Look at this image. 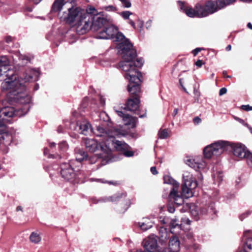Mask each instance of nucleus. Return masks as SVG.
<instances>
[{"label":"nucleus","mask_w":252,"mask_h":252,"mask_svg":"<svg viewBox=\"0 0 252 252\" xmlns=\"http://www.w3.org/2000/svg\"><path fill=\"white\" fill-rule=\"evenodd\" d=\"M159 137L161 139H165L169 136L168 130L164 129L160 130L158 132Z\"/></svg>","instance_id":"obj_35"},{"label":"nucleus","mask_w":252,"mask_h":252,"mask_svg":"<svg viewBox=\"0 0 252 252\" xmlns=\"http://www.w3.org/2000/svg\"><path fill=\"white\" fill-rule=\"evenodd\" d=\"M99 101L100 103L101 106H104L105 104V101L104 98H103L102 96L99 97Z\"/></svg>","instance_id":"obj_51"},{"label":"nucleus","mask_w":252,"mask_h":252,"mask_svg":"<svg viewBox=\"0 0 252 252\" xmlns=\"http://www.w3.org/2000/svg\"><path fill=\"white\" fill-rule=\"evenodd\" d=\"M245 158L247 160L248 165L252 167V153L249 151Z\"/></svg>","instance_id":"obj_36"},{"label":"nucleus","mask_w":252,"mask_h":252,"mask_svg":"<svg viewBox=\"0 0 252 252\" xmlns=\"http://www.w3.org/2000/svg\"><path fill=\"white\" fill-rule=\"evenodd\" d=\"M209 14H211L217 11L218 8L212 1H208L205 5Z\"/></svg>","instance_id":"obj_26"},{"label":"nucleus","mask_w":252,"mask_h":252,"mask_svg":"<svg viewBox=\"0 0 252 252\" xmlns=\"http://www.w3.org/2000/svg\"><path fill=\"white\" fill-rule=\"evenodd\" d=\"M60 150L63 151L66 150L68 148V145L66 142L63 141L59 143Z\"/></svg>","instance_id":"obj_39"},{"label":"nucleus","mask_w":252,"mask_h":252,"mask_svg":"<svg viewBox=\"0 0 252 252\" xmlns=\"http://www.w3.org/2000/svg\"><path fill=\"white\" fill-rule=\"evenodd\" d=\"M178 112V109L175 108L172 113V116L173 117H175L177 114Z\"/></svg>","instance_id":"obj_58"},{"label":"nucleus","mask_w":252,"mask_h":252,"mask_svg":"<svg viewBox=\"0 0 252 252\" xmlns=\"http://www.w3.org/2000/svg\"><path fill=\"white\" fill-rule=\"evenodd\" d=\"M116 113L121 117L123 118L124 120V117L128 115V114H125L122 111L116 110Z\"/></svg>","instance_id":"obj_44"},{"label":"nucleus","mask_w":252,"mask_h":252,"mask_svg":"<svg viewBox=\"0 0 252 252\" xmlns=\"http://www.w3.org/2000/svg\"><path fill=\"white\" fill-rule=\"evenodd\" d=\"M180 9L189 17L191 18L197 17L196 7H195V9H193L191 7H185L183 3H181L180 4Z\"/></svg>","instance_id":"obj_19"},{"label":"nucleus","mask_w":252,"mask_h":252,"mask_svg":"<svg viewBox=\"0 0 252 252\" xmlns=\"http://www.w3.org/2000/svg\"><path fill=\"white\" fill-rule=\"evenodd\" d=\"M103 9L107 11H109V12H110V11L114 12V11H117V8L115 6H114L112 5L104 6Z\"/></svg>","instance_id":"obj_40"},{"label":"nucleus","mask_w":252,"mask_h":252,"mask_svg":"<svg viewBox=\"0 0 252 252\" xmlns=\"http://www.w3.org/2000/svg\"><path fill=\"white\" fill-rule=\"evenodd\" d=\"M30 238L31 242L34 243H38L41 241L40 235L35 232H32L31 234Z\"/></svg>","instance_id":"obj_32"},{"label":"nucleus","mask_w":252,"mask_h":252,"mask_svg":"<svg viewBox=\"0 0 252 252\" xmlns=\"http://www.w3.org/2000/svg\"><path fill=\"white\" fill-rule=\"evenodd\" d=\"M143 246L148 252H156L158 249L157 237L154 235L149 236L144 241Z\"/></svg>","instance_id":"obj_12"},{"label":"nucleus","mask_w":252,"mask_h":252,"mask_svg":"<svg viewBox=\"0 0 252 252\" xmlns=\"http://www.w3.org/2000/svg\"><path fill=\"white\" fill-rule=\"evenodd\" d=\"M194 94L195 96H197L198 97L200 96V93L197 91H194Z\"/></svg>","instance_id":"obj_60"},{"label":"nucleus","mask_w":252,"mask_h":252,"mask_svg":"<svg viewBox=\"0 0 252 252\" xmlns=\"http://www.w3.org/2000/svg\"><path fill=\"white\" fill-rule=\"evenodd\" d=\"M195 7L197 17H204L209 15L205 5L202 6L199 4H197Z\"/></svg>","instance_id":"obj_21"},{"label":"nucleus","mask_w":252,"mask_h":252,"mask_svg":"<svg viewBox=\"0 0 252 252\" xmlns=\"http://www.w3.org/2000/svg\"><path fill=\"white\" fill-rule=\"evenodd\" d=\"M168 237V233L167 229L163 227H161L159 229V238L160 241L162 242L165 241Z\"/></svg>","instance_id":"obj_25"},{"label":"nucleus","mask_w":252,"mask_h":252,"mask_svg":"<svg viewBox=\"0 0 252 252\" xmlns=\"http://www.w3.org/2000/svg\"><path fill=\"white\" fill-rule=\"evenodd\" d=\"M98 126L102 127L101 126ZM97 127L98 126H96L95 130L94 131L91 127L90 124L87 122L84 121L80 124H78L76 128V130L80 133H82L85 135H87L89 133V132H93L94 133ZM94 134H95V133Z\"/></svg>","instance_id":"obj_14"},{"label":"nucleus","mask_w":252,"mask_h":252,"mask_svg":"<svg viewBox=\"0 0 252 252\" xmlns=\"http://www.w3.org/2000/svg\"><path fill=\"white\" fill-rule=\"evenodd\" d=\"M168 211L171 213H173L175 212V208L171 205L168 206Z\"/></svg>","instance_id":"obj_49"},{"label":"nucleus","mask_w":252,"mask_h":252,"mask_svg":"<svg viewBox=\"0 0 252 252\" xmlns=\"http://www.w3.org/2000/svg\"><path fill=\"white\" fill-rule=\"evenodd\" d=\"M140 102L138 97H135L133 98L128 99L125 109L131 112H135L139 107Z\"/></svg>","instance_id":"obj_15"},{"label":"nucleus","mask_w":252,"mask_h":252,"mask_svg":"<svg viewBox=\"0 0 252 252\" xmlns=\"http://www.w3.org/2000/svg\"><path fill=\"white\" fill-rule=\"evenodd\" d=\"M182 223H185L188 225H190L191 221L189 220V218L185 217L182 219Z\"/></svg>","instance_id":"obj_43"},{"label":"nucleus","mask_w":252,"mask_h":252,"mask_svg":"<svg viewBox=\"0 0 252 252\" xmlns=\"http://www.w3.org/2000/svg\"><path fill=\"white\" fill-rule=\"evenodd\" d=\"M252 233V231L251 230H245L244 232L243 236L244 237H247L249 235H251Z\"/></svg>","instance_id":"obj_46"},{"label":"nucleus","mask_w":252,"mask_h":252,"mask_svg":"<svg viewBox=\"0 0 252 252\" xmlns=\"http://www.w3.org/2000/svg\"><path fill=\"white\" fill-rule=\"evenodd\" d=\"M248 215H249L248 212L246 213V214H243L240 216V219L241 220H243L244 219V218L245 217H247Z\"/></svg>","instance_id":"obj_53"},{"label":"nucleus","mask_w":252,"mask_h":252,"mask_svg":"<svg viewBox=\"0 0 252 252\" xmlns=\"http://www.w3.org/2000/svg\"><path fill=\"white\" fill-rule=\"evenodd\" d=\"M201 50V48H197L192 51V53L194 56H196Z\"/></svg>","instance_id":"obj_50"},{"label":"nucleus","mask_w":252,"mask_h":252,"mask_svg":"<svg viewBox=\"0 0 252 252\" xmlns=\"http://www.w3.org/2000/svg\"><path fill=\"white\" fill-rule=\"evenodd\" d=\"M85 12L86 14H88L90 17H92L93 19L95 17L93 16H96L98 13L97 10L93 6L88 7Z\"/></svg>","instance_id":"obj_27"},{"label":"nucleus","mask_w":252,"mask_h":252,"mask_svg":"<svg viewBox=\"0 0 252 252\" xmlns=\"http://www.w3.org/2000/svg\"><path fill=\"white\" fill-rule=\"evenodd\" d=\"M97 39H114L118 43L117 48L118 53L122 56L123 60L128 59V57L136 55V51L133 50L132 45L129 40L126 38L121 32H118V29L113 25H107L100 30L96 35Z\"/></svg>","instance_id":"obj_4"},{"label":"nucleus","mask_w":252,"mask_h":252,"mask_svg":"<svg viewBox=\"0 0 252 252\" xmlns=\"http://www.w3.org/2000/svg\"><path fill=\"white\" fill-rule=\"evenodd\" d=\"M203 64L202 61L200 60H197L195 63V65L198 67H201Z\"/></svg>","instance_id":"obj_52"},{"label":"nucleus","mask_w":252,"mask_h":252,"mask_svg":"<svg viewBox=\"0 0 252 252\" xmlns=\"http://www.w3.org/2000/svg\"><path fill=\"white\" fill-rule=\"evenodd\" d=\"M201 212L202 214H215L216 213V211L215 210V204L214 203H211L209 205L205 207L202 209Z\"/></svg>","instance_id":"obj_24"},{"label":"nucleus","mask_w":252,"mask_h":252,"mask_svg":"<svg viewBox=\"0 0 252 252\" xmlns=\"http://www.w3.org/2000/svg\"><path fill=\"white\" fill-rule=\"evenodd\" d=\"M122 193H118V194H116L113 196H110L109 197H104L101 198L99 200H98L97 202H94V203H97L98 202H107V201H116L118 200L119 198H121L122 196Z\"/></svg>","instance_id":"obj_23"},{"label":"nucleus","mask_w":252,"mask_h":252,"mask_svg":"<svg viewBox=\"0 0 252 252\" xmlns=\"http://www.w3.org/2000/svg\"><path fill=\"white\" fill-rule=\"evenodd\" d=\"M123 5L126 8H129L131 6L130 0H119Z\"/></svg>","instance_id":"obj_41"},{"label":"nucleus","mask_w":252,"mask_h":252,"mask_svg":"<svg viewBox=\"0 0 252 252\" xmlns=\"http://www.w3.org/2000/svg\"><path fill=\"white\" fill-rule=\"evenodd\" d=\"M153 222L148 218H143L141 221L138 222L139 226L143 231H146L153 226Z\"/></svg>","instance_id":"obj_18"},{"label":"nucleus","mask_w":252,"mask_h":252,"mask_svg":"<svg viewBox=\"0 0 252 252\" xmlns=\"http://www.w3.org/2000/svg\"><path fill=\"white\" fill-rule=\"evenodd\" d=\"M180 248V241L176 236H172L169 240V249L170 252H178Z\"/></svg>","instance_id":"obj_16"},{"label":"nucleus","mask_w":252,"mask_h":252,"mask_svg":"<svg viewBox=\"0 0 252 252\" xmlns=\"http://www.w3.org/2000/svg\"><path fill=\"white\" fill-rule=\"evenodd\" d=\"M231 49V46L230 45H228L226 47V50L227 51H230Z\"/></svg>","instance_id":"obj_61"},{"label":"nucleus","mask_w":252,"mask_h":252,"mask_svg":"<svg viewBox=\"0 0 252 252\" xmlns=\"http://www.w3.org/2000/svg\"><path fill=\"white\" fill-rule=\"evenodd\" d=\"M230 149L232 150L233 155L240 158H245L249 152L246 147L241 144L219 140L205 147L203 152L205 157L210 158L213 156H220Z\"/></svg>","instance_id":"obj_5"},{"label":"nucleus","mask_w":252,"mask_h":252,"mask_svg":"<svg viewBox=\"0 0 252 252\" xmlns=\"http://www.w3.org/2000/svg\"><path fill=\"white\" fill-rule=\"evenodd\" d=\"M247 27L250 29H252V25L251 23H248L247 24Z\"/></svg>","instance_id":"obj_64"},{"label":"nucleus","mask_w":252,"mask_h":252,"mask_svg":"<svg viewBox=\"0 0 252 252\" xmlns=\"http://www.w3.org/2000/svg\"><path fill=\"white\" fill-rule=\"evenodd\" d=\"M24 105L16 110L12 107H5L0 110V144L5 146L10 145L12 141V135L7 132H3L2 128L7 123H10L8 119L13 116L21 117L25 115L29 110V103H21Z\"/></svg>","instance_id":"obj_6"},{"label":"nucleus","mask_w":252,"mask_h":252,"mask_svg":"<svg viewBox=\"0 0 252 252\" xmlns=\"http://www.w3.org/2000/svg\"><path fill=\"white\" fill-rule=\"evenodd\" d=\"M108 128L98 126L94 132L97 137H103L106 141L107 147L110 144L114 145V148L118 151L124 152V155L127 157H132L134 153L132 151L128 150L129 146L125 142L119 140H115L116 137H119L123 134L119 129L110 128L109 124H107Z\"/></svg>","instance_id":"obj_8"},{"label":"nucleus","mask_w":252,"mask_h":252,"mask_svg":"<svg viewBox=\"0 0 252 252\" xmlns=\"http://www.w3.org/2000/svg\"><path fill=\"white\" fill-rule=\"evenodd\" d=\"M186 163L195 170L203 168L204 166V164L202 162H199V160L197 158L195 159H188L186 161Z\"/></svg>","instance_id":"obj_17"},{"label":"nucleus","mask_w":252,"mask_h":252,"mask_svg":"<svg viewBox=\"0 0 252 252\" xmlns=\"http://www.w3.org/2000/svg\"><path fill=\"white\" fill-rule=\"evenodd\" d=\"M68 7L76 8L73 6L67 0H55L51 7V11L52 12H58L61 19L65 21V20L63 19L62 16H63L65 13H69Z\"/></svg>","instance_id":"obj_9"},{"label":"nucleus","mask_w":252,"mask_h":252,"mask_svg":"<svg viewBox=\"0 0 252 252\" xmlns=\"http://www.w3.org/2000/svg\"><path fill=\"white\" fill-rule=\"evenodd\" d=\"M16 211H22V208L21 206H18L17 208H16Z\"/></svg>","instance_id":"obj_63"},{"label":"nucleus","mask_w":252,"mask_h":252,"mask_svg":"<svg viewBox=\"0 0 252 252\" xmlns=\"http://www.w3.org/2000/svg\"><path fill=\"white\" fill-rule=\"evenodd\" d=\"M201 119L200 118H199L198 117H196L194 118L193 119V122L195 124H199L201 122Z\"/></svg>","instance_id":"obj_47"},{"label":"nucleus","mask_w":252,"mask_h":252,"mask_svg":"<svg viewBox=\"0 0 252 252\" xmlns=\"http://www.w3.org/2000/svg\"><path fill=\"white\" fill-rule=\"evenodd\" d=\"M125 125L130 126L131 128L136 127V123L137 122V118L133 117L129 115L124 117Z\"/></svg>","instance_id":"obj_20"},{"label":"nucleus","mask_w":252,"mask_h":252,"mask_svg":"<svg viewBox=\"0 0 252 252\" xmlns=\"http://www.w3.org/2000/svg\"><path fill=\"white\" fill-rule=\"evenodd\" d=\"M183 178L184 183L182 186V192L180 194L178 192L179 184L170 175L163 176L164 183L171 185L169 198L177 206H180L184 203L183 196L187 198L192 197L193 195V190L197 186L196 180L193 179L190 172H185L183 174Z\"/></svg>","instance_id":"obj_3"},{"label":"nucleus","mask_w":252,"mask_h":252,"mask_svg":"<svg viewBox=\"0 0 252 252\" xmlns=\"http://www.w3.org/2000/svg\"><path fill=\"white\" fill-rule=\"evenodd\" d=\"M190 213L195 220H197L200 219V214L196 209H192Z\"/></svg>","instance_id":"obj_38"},{"label":"nucleus","mask_w":252,"mask_h":252,"mask_svg":"<svg viewBox=\"0 0 252 252\" xmlns=\"http://www.w3.org/2000/svg\"><path fill=\"white\" fill-rule=\"evenodd\" d=\"M241 108L243 110L246 111L252 110V106H251L249 105H242Z\"/></svg>","instance_id":"obj_42"},{"label":"nucleus","mask_w":252,"mask_h":252,"mask_svg":"<svg viewBox=\"0 0 252 252\" xmlns=\"http://www.w3.org/2000/svg\"><path fill=\"white\" fill-rule=\"evenodd\" d=\"M151 172L154 175H156L158 173L156 167L155 166H153L151 168Z\"/></svg>","instance_id":"obj_48"},{"label":"nucleus","mask_w":252,"mask_h":252,"mask_svg":"<svg viewBox=\"0 0 252 252\" xmlns=\"http://www.w3.org/2000/svg\"><path fill=\"white\" fill-rule=\"evenodd\" d=\"M99 117L100 120L102 122L108 123L110 121V118L105 112H101L99 113Z\"/></svg>","instance_id":"obj_34"},{"label":"nucleus","mask_w":252,"mask_h":252,"mask_svg":"<svg viewBox=\"0 0 252 252\" xmlns=\"http://www.w3.org/2000/svg\"><path fill=\"white\" fill-rule=\"evenodd\" d=\"M235 0H223V1H220L217 3L219 9L224 8L227 5L231 4L235 2Z\"/></svg>","instance_id":"obj_30"},{"label":"nucleus","mask_w":252,"mask_h":252,"mask_svg":"<svg viewBox=\"0 0 252 252\" xmlns=\"http://www.w3.org/2000/svg\"><path fill=\"white\" fill-rule=\"evenodd\" d=\"M227 92V89L225 88H222L220 90L219 95H222L225 94Z\"/></svg>","instance_id":"obj_45"},{"label":"nucleus","mask_w":252,"mask_h":252,"mask_svg":"<svg viewBox=\"0 0 252 252\" xmlns=\"http://www.w3.org/2000/svg\"><path fill=\"white\" fill-rule=\"evenodd\" d=\"M17 56L19 57V59L22 61V65H24L30 63L33 57H29L26 55H23L18 53Z\"/></svg>","instance_id":"obj_28"},{"label":"nucleus","mask_w":252,"mask_h":252,"mask_svg":"<svg viewBox=\"0 0 252 252\" xmlns=\"http://www.w3.org/2000/svg\"><path fill=\"white\" fill-rule=\"evenodd\" d=\"M76 159L79 162H81L87 157V154L82 150L76 148L75 150Z\"/></svg>","instance_id":"obj_22"},{"label":"nucleus","mask_w":252,"mask_h":252,"mask_svg":"<svg viewBox=\"0 0 252 252\" xmlns=\"http://www.w3.org/2000/svg\"><path fill=\"white\" fill-rule=\"evenodd\" d=\"M68 13H65L62 16L65 20V22L70 24H73L78 34L82 35L88 32L91 30L93 18L90 17L88 14L85 13L84 10L78 7H68Z\"/></svg>","instance_id":"obj_7"},{"label":"nucleus","mask_w":252,"mask_h":252,"mask_svg":"<svg viewBox=\"0 0 252 252\" xmlns=\"http://www.w3.org/2000/svg\"><path fill=\"white\" fill-rule=\"evenodd\" d=\"M132 14V13L129 11H125L122 12L120 13V15L125 20L128 19L129 16Z\"/></svg>","instance_id":"obj_37"},{"label":"nucleus","mask_w":252,"mask_h":252,"mask_svg":"<svg viewBox=\"0 0 252 252\" xmlns=\"http://www.w3.org/2000/svg\"><path fill=\"white\" fill-rule=\"evenodd\" d=\"M10 61L6 56L0 57V68L5 74L6 78L2 82V91H9V96L17 103H29L31 101V96L28 94L26 83L38 80L39 72L38 70L28 68L25 70L22 76L17 77L9 68Z\"/></svg>","instance_id":"obj_1"},{"label":"nucleus","mask_w":252,"mask_h":252,"mask_svg":"<svg viewBox=\"0 0 252 252\" xmlns=\"http://www.w3.org/2000/svg\"><path fill=\"white\" fill-rule=\"evenodd\" d=\"M61 174L63 178L71 182H75L76 174L69 163H64L61 165Z\"/></svg>","instance_id":"obj_11"},{"label":"nucleus","mask_w":252,"mask_h":252,"mask_svg":"<svg viewBox=\"0 0 252 252\" xmlns=\"http://www.w3.org/2000/svg\"><path fill=\"white\" fill-rule=\"evenodd\" d=\"M57 131L59 133H61V132H63V127L62 126H59L58 127V129H57Z\"/></svg>","instance_id":"obj_55"},{"label":"nucleus","mask_w":252,"mask_h":252,"mask_svg":"<svg viewBox=\"0 0 252 252\" xmlns=\"http://www.w3.org/2000/svg\"><path fill=\"white\" fill-rule=\"evenodd\" d=\"M159 221L161 224L169 226L171 222V219L167 216H160L159 218Z\"/></svg>","instance_id":"obj_31"},{"label":"nucleus","mask_w":252,"mask_h":252,"mask_svg":"<svg viewBox=\"0 0 252 252\" xmlns=\"http://www.w3.org/2000/svg\"><path fill=\"white\" fill-rule=\"evenodd\" d=\"M127 204L126 205V207L125 208V209L124 210V211L128 209V208L129 207V206H130V203H129V201H127Z\"/></svg>","instance_id":"obj_62"},{"label":"nucleus","mask_w":252,"mask_h":252,"mask_svg":"<svg viewBox=\"0 0 252 252\" xmlns=\"http://www.w3.org/2000/svg\"><path fill=\"white\" fill-rule=\"evenodd\" d=\"M177 219H171V222L170 223L169 226L170 228V231L171 233H173V232L172 231V229L173 228H175L176 227H178V228H181V225L179 224L177 222Z\"/></svg>","instance_id":"obj_33"},{"label":"nucleus","mask_w":252,"mask_h":252,"mask_svg":"<svg viewBox=\"0 0 252 252\" xmlns=\"http://www.w3.org/2000/svg\"><path fill=\"white\" fill-rule=\"evenodd\" d=\"M128 23L134 28L135 29V25L134 22L131 20H129Z\"/></svg>","instance_id":"obj_56"},{"label":"nucleus","mask_w":252,"mask_h":252,"mask_svg":"<svg viewBox=\"0 0 252 252\" xmlns=\"http://www.w3.org/2000/svg\"><path fill=\"white\" fill-rule=\"evenodd\" d=\"M136 55H133L126 60H123L119 64V68L123 71L124 76L129 81L128 91L130 94L138 97L140 92V84L141 82L142 75L136 68L141 67L144 61L142 58H137L135 60Z\"/></svg>","instance_id":"obj_2"},{"label":"nucleus","mask_w":252,"mask_h":252,"mask_svg":"<svg viewBox=\"0 0 252 252\" xmlns=\"http://www.w3.org/2000/svg\"><path fill=\"white\" fill-rule=\"evenodd\" d=\"M108 24L107 20L103 17H96L91 21V30L94 32H97L103 29Z\"/></svg>","instance_id":"obj_13"},{"label":"nucleus","mask_w":252,"mask_h":252,"mask_svg":"<svg viewBox=\"0 0 252 252\" xmlns=\"http://www.w3.org/2000/svg\"><path fill=\"white\" fill-rule=\"evenodd\" d=\"M179 83H180V85L182 86V87L183 88V89H184V90L188 93L186 88L183 86V83H182V79H179Z\"/></svg>","instance_id":"obj_57"},{"label":"nucleus","mask_w":252,"mask_h":252,"mask_svg":"<svg viewBox=\"0 0 252 252\" xmlns=\"http://www.w3.org/2000/svg\"><path fill=\"white\" fill-rule=\"evenodd\" d=\"M100 140H102V144L98 142V141L94 139L86 138L84 139V143L86 149L91 153L95 152L97 151H101L103 152H106L107 149V144L103 137Z\"/></svg>","instance_id":"obj_10"},{"label":"nucleus","mask_w":252,"mask_h":252,"mask_svg":"<svg viewBox=\"0 0 252 252\" xmlns=\"http://www.w3.org/2000/svg\"><path fill=\"white\" fill-rule=\"evenodd\" d=\"M243 250H246L247 252H252V238L246 239Z\"/></svg>","instance_id":"obj_29"},{"label":"nucleus","mask_w":252,"mask_h":252,"mask_svg":"<svg viewBox=\"0 0 252 252\" xmlns=\"http://www.w3.org/2000/svg\"><path fill=\"white\" fill-rule=\"evenodd\" d=\"M5 40L7 43H9L12 41V38L10 36L6 37Z\"/></svg>","instance_id":"obj_59"},{"label":"nucleus","mask_w":252,"mask_h":252,"mask_svg":"<svg viewBox=\"0 0 252 252\" xmlns=\"http://www.w3.org/2000/svg\"><path fill=\"white\" fill-rule=\"evenodd\" d=\"M96 180L97 181L100 182L101 183H108L109 184H114V183L113 182H107L106 181H104L102 179H96Z\"/></svg>","instance_id":"obj_54"}]
</instances>
